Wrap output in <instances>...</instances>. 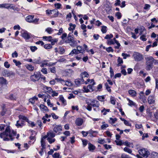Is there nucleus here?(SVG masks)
Instances as JSON below:
<instances>
[{
  "label": "nucleus",
  "instance_id": "20",
  "mask_svg": "<svg viewBox=\"0 0 158 158\" xmlns=\"http://www.w3.org/2000/svg\"><path fill=\"white\" fill-rule=\"evenodd\" d=\"M49 12H51V14H53L54 17H56L58 15V11L56 9L52 10H49Z\"/></svg>",
  "mask_w": 158,
  "mask_h": 158
},
{
  "label": "nucleus",
  "instance_id": "36",
  "mask_svg": "<svg viewBox=\"0 0 158 158\" xmlns=\"http://www.w3.org/2000/svg\"><path fill=\"white\" fill-rule=\"evenodd\" d=\"M121 158H132L131 157L129 156L128 155H127L126 154L123 153H122L121 156Z\"/></svg>",
  "mask_w": 158,
  "mask_h": 158
},
{
  "label": "nucleus",
  "instance_id": "38",
  "mask_svg": "<svg viewBox=\"0 0 158 158\" xmlns=\"http://www.w3.org/2000/svg\"><path fill=\"white\" fill-rule=\"evenodd\" d=\"M49 69L50 70V71L51 73H56V69L55 67H50L49 68Z\"/></svg>",
  "mask_w": 158,
  "mask_h": 158
},
{
  "label": "nucleus",
  "instance_id": "14",
  "mask_svg": "<svg viewBox=\"0 0 158 158\" xmlns=\"http://www.w3.org/2000/svg\"><path fill=\"white\" fill-rule=\"evenodd\" d=\"M149 155L148 158H158V153L156 152H152Z\"/></svg>",
  "mask_w": 158,
  "mask_h": 158
},
{
  "label": "nucleus",
  "instance_id": "47",
  "mask_svg": "<svg viewBox=\"0 0 158 158\" xmlns=\"http://www.w3.org/2000/svg\"><path fill=\"white\" fill-rule=\"evenodd\" d=\"M98 99L99 101L102 102L104 101L105 97L104 96H99L98 97Z\"/></svg>",
  "mask_w": 158,
  "mask_h": 158
},
{
  "label": "nucleus",
  "instance_id": "42",
  "mask_svg": "<svg viewBox=\"0 0 158 158\" xmlns=\"http://www.w3.org/2000/svg\"><path fill=\"white\" fill-rule=\"evenodd\" d=\"M106 27L105 26H102L101 31L103 33H105L106 32Z\"/></svg>",
  "mask_w": 158,
  "mask_h": 158
},
{
  "label": "nucleus",
  "instance_id": "64",
  "mask_svg": "<svg viewBox=\"0 0 158 158\" xmlns=\"http://www.w3.org/2000/svg\"><path fill=\"white\" fill-rule=\"evenodd\" d=\"M154 115L155 118L156 119H158V111H156V112L154 113Z\"/></svg>",
  "mask_w": 158,
  "mask_h": 158
},
{
  "label": "nucleus",
  "instance_id": "26",
  "mask_svg": "<svg viewBox=\"0 0 158 158\" xmlns=\"http://www.w3.org/2000/svg\"><path fill=\"white\" fill-rule=\"evenodd\" d=\"M60 100L64 106L66 105V101L62 96H60Z\"/></svg>",
  "mask_w": 158,
  "mask_h": 158
},
{
  "label": "nucleus",
  "instance_id": "13",
  "mask_svg": "<svg viewBox=\"0 0 158 158\" xmlns=\"http://www.w3.org/2000/svg\"><path fill=\"white\" fill-rule=\"evenodd\" d=\"M83 122V119L81 118H77L75 121V123L77 126H81Z\"/></svg>",
  "mask_w": 158,
  "mask_h": 158
},
{
  "label": "nucleus",
  "instance_id": "53",
  "mask_svg": "<svg viewBox=\"0 0 158 158\" xmlns=\"http://www.w3.org/2000/svg\"><path fill=\"white\" fill-rule=\"evenodd\" d=\"M105 86H106V89L109 92H110V86H109L107 83H105Z\"/></svg>",
  "mask_w": 158,
  "mask_h": 158
},
{
  "label": "nucleus",
  "instance_id": "52",
  "mask_svg": "<svg viewBox=\"0 0 158 158\" xmlns=\"http://www.w3.org/2000/svg\"><path fill=\"white\" fill-rule=\"evenodd\" d=\"M45 88L47 90V92L49 93H51L52 91V89L50 87L46 86Z\"/></svg>",
  "mask_w": 158,
  "mask_h": 158
},
{
  "label": "nucleus",
  "instance_id": "17",
  "mask_svg": "<svg viewBox=\"0 0 158 158\" xmlns=\"http://www.w3.org/2000/svg\"><path fill=\"white\" fill-rule=\"evenodd\" d=\"M32 63L35 64H41L42 63L41 57H39L38 58L33 60Z\"/></svg>",
  "mask_w": 158,
  "mask_h": 158
},
{
  "label": "nucleus",
  "instance_id": "55",
  "mask_svg": "<svg viewBox=\"0 0 158 158\" xmlns=\"http://www.w3.org/2000/svg\"><path fill=\"white\" fill-rule=\"evenodd\" d=\"M146 35H142L140 36V39L141 40L143 41H145L147 40V39L146 38Z\"/></svg>",
  "mask_w": 158,
  "mask_h": 158
},
{
  "label": "nucleus",
  "instance_id": "5",
  "mask_svg": "<svg viewBox=\"0 0 158 158\" xmlns=\"http://www.w3.org/2000/svg\"><path fill=\"white\" fill-rule=\"evenodd\" d=\"M133 56L135 60L137 61H141L143 58V55L138 52H134Z\"/></svg>",
  "mask_w": 158,
  "mask_h": 158
},
{
  "label": "nucleus",
  "instance_id": "54",
  "mask_svg": "<svg viewBox=\"0 0 158 158\" xmlns=\"http://www.w3.org/2000/svg\"><path fill=\"white\" fill-rule=\"evenodd\" d=\"M75 83L76 85H81V84H82L81 83V81L80 80V79H77L75 80Z\"/></svg>",
  "mask_w": 158,
  "mask_h": 158
},
{
  "label": "nucleus",
  "instance_id": "29",
  "mask_svg": "<svg viewBox=\"0 0 158 158\" xmlns=\"http://www.w3.org/2000/svg\"><path fill=\"white\" fill-rule=\"evenodd\" d=\"M19 119H22L23 120H25L26 122L28 121V119L27 118V117L25 116H24L22 115H19Z\"/></svg>",
  "mask_w": 158,
  "mask_h": 158
},
{
  "label": "nucleus",
  "instance_id": "16",
  "mask_svg": "<svg viewBox=\"0 0 158 158\" xmlns=\"http://www.w3.org/2000/svg\"><path fill=\"white\" fill-rule=\"evenodd\" d=\"M6 80L3 77H0V93L2 92V85L6 82Z\"/></svg>",
  "mask_w": 158,
  "mask_h": 158
},
{
  "label": "nucleus",
  "instance_id": "41",
  "mask_svg": "<svg viewBox=\"0 0 158 158\" xmlns=\"http://www.w3.org/2000/svg\"><path fill=\"white\" fill-rule=\"evenodd\" d=\"M44 47L46 49H50L52 48V46L50 44H46L44 45Z\"/></svg>",
  "mask_w": 158,
  "mask_h": 158
},
{
  "label": "nucleus",
  "instance_id": "56",
  "mask_svg": "<svg viewBox=\"0 0 158 158\" xmlns=\"http://www.w3.org/2000/svg\"><path fill=\"white\" fill-rule=\"evenodd\" d=\"M45 31H47L49 34H50L53 31V30L51 28L48 27L46 29Z\"/></svg>",
  "mask_w": 158,
  "mask_h": 158
},
{
  "label": "nucleus",
  "instance_id": "34",
  "mask_svg": "<svg viewBox=\"0 0 158 158\" xmlns=\"http://www.w3.org/2000/svg\"><path fill=\"white\" fill-rule=\"evenodd\" d=\"M123 150L125 152H127L129 154H131L132 152V150L131 149L127 147L124 148Z\"/></svg>",
  "mask_w": 158,
  "mask_h": 158
},
{
  "label": "nucleus",
  "instance_id": "32",
  "mask_svg": "<svg viewBox=\"0 0 158 158\" xmlns=\"http://www.w3.org/2000/svg\"><path fill=\"white\" fill-rule=\"evenodd\" d=\"M98 133V132L97 131H94L91 129L89 131V134H92L93 135H96V137Z\"/></svg>",
  "mask_w": 158,
  "mask_h": 158
},
{
  "label": "nucleus",
  "instance_id": "10",
  "mask_svg": "<svg viewBox=\"0 0 158 158\" xmlns=\"http://www.w3.org/2000/svg\"><path fill=\"white\" fill-rule=\"evenodd\" d=\"M17 95L15 93L10 94L7 98L12 100H16L17 99Z\"/></svg>",
  "mask_w": 158,
  "mask_h": 158
},
{
  "label": "nucleus",
  "instance_id": "33",
  "mask_svg": "<svg viewBox=\"0 0 158 158\" xmlns=\"http://www.w3.org/2000/svg\"><path fill=\"white\" fill-rule=\"evenodd\" d=\"M81 75L83 78L88 77L89 76L88 73L86 72H83L81 73Z\"/></svg>",
  "mask_w": 158,
  "mask_h": 158
},
{
  "label": "nucleus",
  "instance_id": "24",
  "mask_svg": "<svg viewBox=\"0 0 158 158\" xmlns=\"http://www.w3.org/2000/svg\"><path fill=\"white\" fill-rule=\"evenodd\" d=\"M19 121H17L16 122V126L18 127H22L23 125V123L24 122V121H22L21 123H19Z\"/></svg>",
  "mask_w": 158,
  "mask_h": 158
},
{
  "label": "nucleus",
  "instance_id": "31",
  "mask_svg": "<svg viewBox=\"0 0 158 158\" xmlns=\"http://www.w3.org/2000/svg\"><path fill=\"white\" fill-rule=\"evenodd\" d=\"M47 136L48 137H50V138H52L54 137L55 136V133H53V132H48L47 134Z\"/></svg>",
  "mask_w": 158,
  "mask_h": 158
},
{
  "label": "nucleus",
  "instance_id": "19",
  "mask_svg": "<svg viewBox=\"0 0 158 158\" xmlns=\"http://www.w3.org/2000/svg\"><path fill=\"white\" fill-rule=\"evenodd\" d=\"M77 52H79V53L83 54L85 52V50L82 48V47L81 46H77Z\"/></svg>",
  "mask_w": 158,
  "mask_h": 158
},
{
  "label": "nucleus",
  "instance_id": "11",
  "mask_svg": "<svg viewBox=\"0 0 158 158\" xmlns=\"http://www.w3.org/2000/svg\"><path fill=\"white\" fill-rule=\"evenodd\" d=\"M40 78V76L39 74H34L31 77V81L35 82L37 81H38Z\"/></svg>",
  "mask_w": 158,
  "mask_h": 158
},
{
  "label": "nucleus",
  "instance_id": "45",
  "mask_svg": "<svg viewBox=\"0 0 158 158\" xmlns=\"http://www.w3.org/2000/svg\"><path fill=\"white\" fill-rule=\"evenodd\" d=\"M122 56L123 57V58L124 59H126L127 57H129L130 56V55L129 54H127L124 53H123L122 54Z\"/></svg>",
  "mask_w": 158,
  "mask_h": 158
},
{
  "label": "nucleus",
  "instance_id": "1",
  "mask_svg": "<svg viewBox=\"0 0 158 158\" xmlns=\"http://www.w3.org/2000/svg\"><path fill=\"white\" fill-rule=\"evenodd\" d=\"M16 131L13 130L11 131L10 127L7 126L5 131L0 134V137L3 138V140L5 141H13L14 139L13 137L16 136Z\"/></svg>",
  "mask_w": 158,
  "mask_h": 158
},
{
  "label": "nucleus",
  "instance_id": "46",
  "mask_svg": "<svg viewBox=\"0 0 158 158\" xmlns=\"http://www.w3.org/2000/svg\"><path fill=\"white\" fill-rule=\"evenodd\" d=\"M115 142L116 143V144L117 145H118L119 146H121L122 144H124V143H123L121 140L120 141H117L115 140Z\"/></svg>",
  "mask_w": 158,
  "mask_h": 158
},
{
  "label": "nucleus",
  "instance_id": "8",
  "mask_svg": "<svg viewBox=\"0 0 158 158\" xmlns=\"http://www.w3.org/2000/svg\"><path fill=\"white\" fill-rule=\"evenodd\" d=\"M156 98L154 94L150 95L148 98V101L149 104H154L155 102Z\"/></svg>",
  "mask_w": 158,
  "mask_h": 158
},
{
  "label": "nucleus",
  "instance_id": "57",
  "mask_svg": "<svg viewBox=\"0 0 158 158\" xmlns=\"http://www.w3.org/2000/svg\"><path fill=\"white\" fill-rule=\"evenodd\" d=\"M13 62L15 63L16 66H19L21 64V63L19 61H17L16 60L14 59L13 60Z\"/></svg>",
  "mask_w": 158,
  "mask_h": 158
},
{
  "label": "nucleus",
  "instance_id": "2",
  "mask_svg": "<svg viewBox=\"0 0 158 158\" xmlns=\"http://www.w3.org/2000/svg\"><path fill=\"white\" fill-rule=\"evenodd\" d=\"M146 69L148 71L151 70L153 67V64L158 63V60H155L152 56H149L146 58Z\"/></svg>",
  "mask_w": 158,
  "mask_h": 158
},
{
  "label": "nucleus",
  "instance_id": "37",
  "mask_svg": "<svg viewBox=\"0 0 158 158\" xmlns=\"http://www.w3.org/2000/svg\"><path fill=\"white\" fill-rule=\"evenodd\" d=\"M47 140L50 144L54 142L55 141V139H52L50 137H48Z\"/></svg>",
  "mask_w": 158,
  "mask_h": 158
},
{
  "label": "nucleus",
  "instance_id": "18",
  "mask_svg": "<svg viewBox=\"0 0 158 158\" xmlns=\"http://www.w3.org/2000/svg\"><path fill=\"white\" fill-rule=\"evenodd\" d=\"M40 108L42 111L48 112V109L47 107L44 105L41 104L40 106Z\"/></svg>",
  "mask_w": 158,
  "mask_h": 158
},
{
  "label": "nucleus",
  "instance_id": "27",
  "mask_svg": "<svg viewBox=\"0 0 158 158\" xmlns=\"http://www.w3.org/2000/svg\"><path fill=\"white\" fill-rule=\"evenodd\" d=\"M41 146L42 147L41 150H43L45 148V144L43 138H42L41 140Z\"/></svg>",
  "mask_w": 158,
  "mask_h": 158
},
{
  "label": "nucleus",
  "instance_id": "43",
  "mask_svg": "<svg viewBox=\"0 0 158 158\" xmlns=\"http://www.w3.org/2000/svg\"><path fill=\"white\" fill-rule=\"evenodd\" d=\"M98 143L101 144H103L106 143L104 139H98Z\"/></svg>",
  "mask_w": 158,
  "mask_h": 158
},
{
  "label": "nucleus",
  "instance_id": "61",
  "mask_svg": "<svg viewBox=\"0 0 158 158\" xmlns=\"http://www.w3.org/2000/svg\"><path fill=\"white\" fill-rule=\"evenodd\" d=\"M116 16L117 17V18L118 19H120L121 17V13L119 12H118L116 13Z\"/></svg>",
  "mask_w": 158,
  "mask_h": 158
},
{
  "label": "nucleus",
  "instance_id": "49",
  "mask_svg": "<svg viewBox=\"0 0 158 158\" xmlns=\"http://www.w3.org/2000/svg\"><path fill=\"white\" fill-rule=\"evenodd\" d=\"M110 76L111 77H112L114 76V72L112 67H110Z\"/></svg>",
  "mask_w": 158,
  "mask_h": 158
},
{
  "label": "nucleus",
  "instance_id": "35",
  "mask_svg": "<svg viewBox=\"0 0 158 158\" xmlns=\"http://www.w3.org/2000/svg\"><path fill=\"white\" fill-rule=\"evenodd\" d=\"M110 111V110L109 109H106L105 108H103L101 112L102 113H103V114L104 115H106L107 114V112H108Z\"/></svg>",
  "mask_w": 158,
  "mask_h": 158
},
{
  "label": "nucleus",
  "instance_id": "4",
  "mask_svg": "<svg viewBox=\"0 0 158 158\" xmlns=\"http://www.w3.org/2000/svg\"><path fill=\"white\" fill-rule=\"evenodd\" d=\"M65 42L68 43L71 47H74L77 46V40H75L74 37L67 39L65 41Z\"/></svg>",
  "mask_w": 158,
  "mask_h": 158
},
{
  "label": "nucleus",
  "instance_id": "44",
  "mask_svg": "<svg viewBox=\"0 0 158 158\" xmlns=\"http://www.w3.org/2000/svg\"><path fill=\"white\" fill-rule=\"evenodd\" d=\"M106 50L108 52H114V50L112 49L111 47H109L108 48H106Z\"/></svg>",
  "mask_w": 158,
  "mask_h": 158
},
{
  "label": "nucleus",
  "instance_id": "63",
  "mask_svg": "<svg viewBox=\"0 0 158 158\" xmlns=\"http://www.w3.org/2000/svg\"><path fill=\"white\" fill-rule=\"evenodd\" d=\"M41 71L44 74L47 73V69L46 68H43L41 70Z\"/></svg>",
  "mask_w": 158,
  "mask_h": 158
},
{
  "label": "nucleus",
  "instance_id": "12",
  "mask_svg": "<svg viewBox=\"0 0 158 158\" xmlns=\"http://www.w3.org/2000/svg\"><path fill=\"white\" fill-rule=\"evenodd\" d=\"M56 80H57L58 81H63L65 82V85H66V86H71L72 85V84L71 82V81H64V80H63L61 78H56Z\"/></svg>",
  "mask_w": 158,
  "mask_h": 158
},
{
  "label": "nucleus",
  "instance_id": "23",
  "mask_svg": "<svg viewBox=\"0 0 158 158\" xmlns=\"http://www.w3.org/2000/svg\"><path fill=\"white\" fill-rule=\"evenodd\" d=\"M112 40L114 42V43H115L117 44V46H114V48L116 49H118L121 46L120 44L119 43L118 41L116 40L115 38H114Z\"/></svg>",
  "mask_w": 158,
  "mask_h": 158
},
{
  "label": "nucleus",
  "instance_id": "48",
  "mask_svg": "<svg viewBox=\"0 0 158 158\" xmlns=\"http://www.w3.org/2000/svg\"><path fill=\"white\" fill-rule=\"evenodd\" d=\"M113 35L112 34L110 35L108 34L106 35L104 38L106 39H108L113 38Z\"/></svg>",
  "mask_w": 158,
  "mask_h": 158
},
{
  "label": "nucleus",
  "instance_id": "62",
  "mask_svg": "<svg viewBox=\"0 0 158 158\" xmlns=\"http://www.w3.org/2000/svg\"><path fill=\"white\" fill-rule=\"evenodd\" d=\"M54 6H55V7L57 8L56 9H60V7L61 6V5L60 3H57L55 4H54Z\"/></svg>",
  "mask_w": 158,
  "mask_h": 158
},
{
  "label": "nucleus",
  "instance_id": "28",
  "mask_svg": "<svg viewBox=\"0 0 158 158\" xmlns=\"http://www.w3.org/2000/svg\"><path fill=\"white\" fill-rule=\"evenodd\" d=\"M117 61L118 63V66H121V64L123 63L122 59L119 57H118Z\"/></svg>",
  "mask_w": 158,
  "mask_h": 158
},
{
  "label": "nucleus",
  "instance_id": "60",
  "mask_svg": "<svg viewBox=\"0 0 158 158\" xmlns=\"http://www.w3.org/2000/svg\"><path fill=\"white\" fill-rule=\"evenodd\" d=\"M60 154L56 152L53 155V157L55 158H59Z\"/></svg>",
  "mask_w": 158,
  "mask_h": 158
},
{
  "label": "nucleus",
  "instance_id": "40",
  "mask_svg": "<svg viewBox=\"0 0 158 158\" xmlns=\"http://www.w3.org/2000/svg\"><path fill=\"white\" fill-rule=\"evenodd\" d=\"M81 27L82 30H84L83 31L84 32H86V26L84 24H81Z\"/></svg>",
  "mask_w": 158,
  "mask_h": 158
},
{
  "label": "nucleus",
  "instance_id": "3",
  "mask_svg": "<svg viewBox=\"0 0 158 158\" xmlns=\"http://www.w3.org/2000/svg\"><path fill=\"white\" fill-rule=\"evenodd\" d=\"M90 102H87V106L86 109L89 111H91L92 109V107H99L100 103L99 102L95 99H92L90 100Z\"/></svg>",
  "mask_w": 158,
  "mask_h": 158
},
{
  "label": "nucleus",
  "instance_id": "6",
  "mask_svg": "<svg viewBox=\"0 0 158 158\" xmlns=\"http://www.w3.org/2000/svg\"><path fill=\"white\" fill-rule=\"evenodd\" d=\"M139 152L140 155L146 158L148 157L149 155V152L147 149L144 148L139 149Z\"/></svg>",
  "mask_w": 158,
  "mask_h": 158
},
{
  "label": "nucleus",
  "instance_id": "39",
  "mask_svg": "<svg viewBox=\"0 0 158 158\" xmlns=\"http://www.w3.org/2000/svg\"><path fill=\"white\" fill-rule=\"evenodd\" d=\"M127 100L129 101L128 105L130 106H135V103L133 102L132 101L130 100L129 99H127Z\"/></svg>",
  "mask_w": 158,
  "mask_h": 158
},
{
  "label": "nucleus",
  "instance_id": "22",
  "mask_svg": "<svg viewBox=\"0 0 158 158\" xmlns=\"http://www.w3.org/2000/svg\"><path fill=\"white\" fill-rule=\"evenodd\" d=\"M33 16L32 15H29L26 17V20L28 22L32 23V21H33Z\"/></svg>",
  "mask_w": 158,
  "mask_h": 158
},
{
  "label": "nucleus",
  "instance_id": "7",
  "mask_svg": "<svg viewBox=\"0 0 158 158\" xmlns=\"http://www.w3.org/2000/svg\"><path fill=\"white\" fill-rule=\"evenodd\" d=\"M21 36L25 40H28L30 38L31 34L26 31L21 32Z\"/></svg>",
  "mask_w": 158,
  "mask_h": 158
},
{
  "label": "nucleus",
  "instance_id": "21",
  "mask_svg": "<svg viewBox=\"0 0 158 158\" xmlns=\"http://www.w3.org/2000/svg\"><path fill=\"white\" fill-rule=\"evenodd\" d=\"M129 94L132 97H135L136 96V91L130 89L128 91Z\"/></svg>",
  "mask_w": 158,
  "mask_h": 158
},
{
  "label": "nucleus",
  "instance_id": "15",
  "mask_svg": "<svg viewBox=\"0 0 158 158\" xmlns=\"http://www.w3.org/2000/svg\"><path fill=\"white\" fill-rule=\"evenodd\" d=\"M95 148L96 147L94 145L91 144L90 143H89L88 149L89 151L93 152Z\"/></svg>",
  "mask_w": 158,
  "mask_h": 158
},
{
  "label": "nucleus",
  "instance_id": "51",
  "mask_svg": "<svg viewBox=\"0 0 158 158\" xmlns=\"http://www.w3.org/2000/svg\"><path fill=\"white\" fill-rule=\"evenodd\" d=\"M79 53V52H77V49H73L69 54V55L72 54H77Z\"/></svg>",
  "mask_w": 158,
  "mask_h": 158
},
{
  "label": "nucleus",
  "instance_id": "58",
  "mask_svg": "<svg viewBox=\"0 0 158 158\" xmlns=\"http://www.w3.org/2000/svg\"><path fill=\"white\" fill-rule=\"evenodd\" d=\"M81 133L83 135V136L86 137V136L88 134H89V131H81Z\"/></svg>",
  "mask_w": 158,
  "mask_h": 158
},
{
  "label": "nucleus",
  "instance_id": "25",
  "mask_svg": "<svg viewBox=\"0 0 158 158\" xmlns=\"http://www.w3.org/2000/svg\"><path fill=\"white\" fill-rule=\"evenodd\" d=\"M2 74L4 76H8L10 74L9 71L6 69L4 70L2 72Z\"/></svg>",
  "mask_w": 158,
  "mask_h": 158
},
{
  "label": "nucleus",
  "instance_id": "30",
  "mask_svg": "<svg viewBox=\"0 0 158 158\" xmlns=\"http://www.w3.org/2000/svg\"><path fill=\"white\" fill-rule=\"evenodd\" d=\"M27 69L29 71H32L34 69V67L31 64H28L26 65Z\"/></svg>",
  "mask_w": 158,
  "mask_h": 158
},
{
  "label": "nucleus",
  "instance_id": "50",
  "mask_svg": "<svg viewBox=\"0 0 158 158\" xmlns=\"http://www.w3.org/2000/svg\"><path fill=\"white\" fill-rule=\"evenodd\" d=\"M30 49H31V51L32 52H34L35 51L37 50V47H36L35 46H31L30 47Z\"/></svg>",
  "mask_w": 158,
  "mask_h": 158
},
{
  "label": "nucleus",
  "instance_id": "59",
  "mask_svg": "<svg viewBox=\"0 0 158 158\" xmlns=\"http://www.w3.org/2000/svg\"><path fill=\"white\" fill-rule=\"evenodd\" d=\"M108 127V125L107 124H104L103 125H102L101 126V128L103 130L105 129L106 127Z\"/></svg>",
  "mask_w": 158,
  "mask_h": 158
},
{
  "label": "nucleus",
  "instance_id": "9",
  "mask_svg": "<svg viewBox=\"0 0 158 158\" xmlns=\"http://www.w3.org/2000/svg\"><path fill=\"white\" fill-rule=\"evenodd\" d=\"M54 128V131L58 134H59L62 130V127L61 125H55Z\"/></svg>",
  "mask_w": 158,
  "mask_h": 158
}]
</instances>
